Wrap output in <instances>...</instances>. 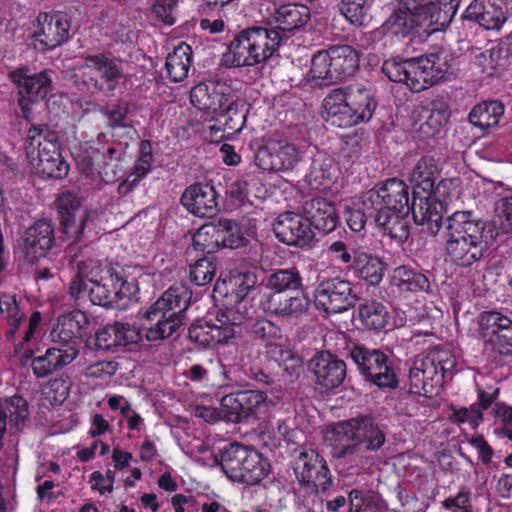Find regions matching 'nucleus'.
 <instances>
[{"mask_svg": "<svg viewBox=\"0 0 512 512\" xmlns=\"http://www.w3.org/2000/svg\"><path fill=\"white\" fill-rule=\"evenodd\" d=\"M470 491L463 488L455 497H449L443 501V506L452 512H472Z\"/></svg>", "mask_w": 512, "mask_h": 512, "instance_id": "nucleus-61", "label": "nucleus"}, {"mask_svg": "<svg viewBox=\"0 0 512 512\" xmlns=\"http://www.w3.org/2000/svg\"><path fill=\"white\" fill-rule=\"evenodd\" d=\"M361 204L384 234L403 243L409 237V187L397 178L375 185L361 195Z\"/></svg>", "mask_w": 512, "mask_h": 512, "instance_id": "nucleus-1", "label": "nucleus"}, {"mask_svg": "<svg viewBox=\"0 0 512 512\" xmlns=\"http://www.w3.org/2000/svg\"><path fill=\"white\" fill-rule=\"evenodd\" d=\"M292 469L299 484L316 493H325L332 485V476L327 462L314 449L302 448L296 451Z\"/></svg>", "mask_w": 512, "mask_h": 512, "instance_id": "nucleus-14", "label": "nucleus"}, {"mask_svg": "<svg viewBox=\"0 0 512 512\" xmlns=\"http://www.w3.org/2000/svg\"><path fill=\"white\" fill-rule=\"evenodd\" d=\"M348 355L357 366L363 380L379 389H395L399 380L388 354L380 349L354 344Z\"/></svg>", "mask_w": 512, "mask_h": 512, "instance_id": "nucleus-10", "label": "nucleus"}, {"mask_svg": "<svg viewBox=\"0 0 512 512\" xmlns=\"http://www.w3.org/2000/svg\"><path fill=\"white\" fill-rule=\"evenodd\" d=\"M79 354V349L48 348L44 355L33 358L31 367L37 378H45L72 363Z\"/></svg>", "mask_w": 512, "mask_h": 512, "instance_id": "nucleus-34", "label": "nucleus"}, {"mask_svg": "<svg viewBox=\"0 0 512 512\" xmlns=\"http://www.w3.org/2000/svg\"><path fill=\"white\" fill-rule=\"evenodd\" d=\"M313 298L316 309L327 314L343 313L353 308L359 300L353 283L340 276L320 279Z\"/></svg>", "mask_w": 512, "mask_h": 512, "instance_id": "nucleus-12", "label": "nucleus"}, {"mask_svg": "<svg viewBox=\"0 0 512 512\" xmlns=\"http://www.w3.org/2000/svg\"><path fill=\"white\" fill-rule=\"evenodd\" d=\"M449 120L447 105L441 100L431 102V112L428 118L430 126H444Z\"/></svg>", "mask_w": 512, "mask_h": 512, "instance_id": "nucleus-64", "label": "nucleus"}, {"mask_svg": "<svg viewBox=\"0 0 512 512\" xmlns=\"http://www.w3.org/2000/svg\"><path fill=\"white\" fill-rule=\"evenodd\" d=\"M358 315L362 324L369 330L381 331L390 320L387 307L378 301H367L358 308Z\"/></svg>", "mask_w": 512, "mask_h": 512, "instance_id": "nucleus-43", "label": "nucleus"}, {"mask_svg": "<svg viewBox=\"0 0 512 512\" xmlns=\"http://www.w3.org/2000/svg\"><path fill=\"white\" fill-rule=\"evenodd\" d=\"M215 460L228 478L250 486L262 481L270 469L260 453L236 442L220 450Z\"/></svg>", "mask_w": 512, "mask_h": 512, "instance_id": "nucleus-9", "label": "nucleus"}, {"mask_svg": "<svg viewBox=\"0 0 512 512\" xmlns=\"http://www.w3.org/2000/svg\"><path fill=\"white\" fill-rule=\"evenodd\" d=\"M438 176V164L430 156L422 157L411 173L413 220L417 225H427V229L432 235L438 234L443 224L442 204L430 200L431 191Z\"/></svg>", "mask_w": 512, "mask_h": 512, "instance_id": "nucleus-6", "label": "nucleus"}, {"mask_svg": "<svg viewBox=\"0 0 512 512\" xmlns=\"http://www.w3.org/2000/svg\"><path fill=\"white\" fill-rule=\"evenodd\" d=\"M192 292L185 286H172L145 312V317L154 324L146 330L150 342L178 338L188 323L186 310L190 306Z\"/></svg>", "mask_w": 512, "mask_h": 512, "instance_id": "nucleus-4", "label": "nucleus"}, {"mask_svg": "<svg viewBox=\"0 0 512 512\" xmlns=\"http://www.w3.org/2000/svg\"><path fill=\"white\" fill-rule=\"evenodd\" d=\"M246 242L239 224L224 217L203 224L193 236L194 248L208 254L222 248L237 249Z\"/></svg>", "mask_w": 512, "mask_h": 512, "instance_id": "nucleus-11", "label": "nucleus"}, {"mask_svg": "<svg viewBox=\"0 0 512 512\" xmlns=\"http://www.w3.org/2000/svg\"><path fill=\"white\" fill-rule=\"evenodd\" d=\"M43 157L30 160L31 165L38 174L50 179H63L67 176L69 165L62 158L61 154L49 157L44 153Z\"/></svg>", "mask_w": 512, "mask_h": 512, "instance_id": "nucleus-46", "label": "nucleus"}, {"mask_svg": "<svg viewBox=\"0 0 512 512\" xmlns=\"http://www.w3.org/2000/svg\"><path fill=\"white\" fill-rule=\"evenodd\" d=\"M459 186V178L441 179L437 185H433L430 200L441 203L443 210L445 202L458 193Z\"/></svg>", "mask_w": 512, "mask_h": 512, "instance_id": "nucleus-56", "label": "nucleus"}, {"mask_svg": "<svg viewBox=\"0 0 512 512\" xmlns=\"http://www.w3.org/2000/svg\"><path fill=\"white\" fill-rule=\"evenodd\" d=\"M114 333L117 347L134 344L141 340L140 331L128 323L115 322Z\"/></svg>", "mask_w": 512, "mask_h": 512, "instance_id": "nucleus-57", "label": "nucleus"}, {"mask_svg": "<svg viewBox=\"0 0 512 512\" xmlns=\"http://www.w3.org/2000/svg\"><path fill=\"white\" fill-rule=\"evenodd\" d=\"M130 293V284L124 277L111 272L108 277H100L99 281L90 285L88 299L93 305L112 308Z\"/></svg>", "mask_w": 512, "mask_h": 512, "instance_id": "nucleus-23", "label": "nucleus"}, {"mask_svg": "<svg viewBox=\"0 0 512 512\" xmlns=\"http://www.w3.org/2000/svg\"><path fill=\"white\" fill-rule=\"evenodd\" d=\"M225 422L250 424L259 420L269 406L268 397L260 390H241L222 397Z\"/></svg>", "mask_w": 512, "mask_h": 512, "instance_id": "nucleus-13", "label": "nucleus"}, {"mask_svg": "<svg viewBox=\"0 0 512 512\" xmlns=\"http://www.w3.org/2000/svg\"><path fill=\"white\" fill-rule=\"evenodd\" d=\"M304 151L288 142L270 143L256 154L257 165L267 171L293 169L303 158Z\"/></svg>", "mask_w": 512, "mask_h": 512, "instance_id": "nucleus-20", "label": "nucleus"}, {"mask_svg": "<svg viewBox=\"0 0 512 512\" xmlns=\"http://www.w3.org/2000/svg\"><path fill=\"white\" fill-rule=\"evenodd\" d=\"M495 236L492 223L470 211H457L446 219L445 250L458 265L470 266L484 256Z\"/></svg>", "mask_w": 512, "mask_h": 512, "instance_id": "nucleus-2", "label": "nucleus"}, {"mask_svg": "<svg viewBox=\"0 0 512 512\" xmlns=\"http://www.w3.org/2000/svg\"><path fill=\"white\" fill-rule=\"evenodd\" d=\"M353 268L361 280L376 286L383 279L386 264L376 256L354 251Z\"/></svg>", "mask_w": 512, "mask_h": 512, "instance_id": "nucleus-40", "label": "nucleus"}, {"mask_svg": "<svg viewBox=\"0 0 512 512\" xmlns=\"http://www.w3.org/2000/svg\"><path fill=\"white\" fill-rule=\"evenodd\" d=\"M55 140H59L58 133L47 124L31 125L27 131L26 154L34 157L36 146H41V143L54 142Z\"/></svg>", "mask_w": 512, "mask_h": 512, "instance_id": "nucleus-48", "label": "nucleus"}, {"mask_svg": "<svg viewBox=\"0 0 512 512\" xmlns=\"http://www.w3.org/2000/svg\"><path fill=\"white\" fill-rule=\"evenodd\" d=\"M373 0H342L341 12L353 25L363 26L370 20Z\"/></svg>", "mask_w": 512, "mask_h": 512, "instance_id": "nucleus-47", "label": "nucleus"}, {"mask_svg": "<svg viewBox=\"0 0 512 512\" xmlns=\"http://www.w3.org/2000/svg\"><path fill=\"white\" fill-rule=\"evenodd\" d=\"M494 213L504 234H512V194L500 197L494 203Z\"/></svg>", "mask_w": 512, "mask_h": 512, "instance_id": "nucleus-53", "label": "nucleus"}, {"mask_svg": "<svg viewBox=\"0 0 512 512\" xmlns=\"http://www.w3.org/2000/svg\"><path fill=\"white\" fill-rule=\"evenodd\" d=\"M460 0H438L429 2L422 13L424 34L431 35L446 30L455 17Z\"/></svg>", "mask_w": 512, "mask_h": 512, "instance_id": "nucleus-33", "label": "nucleus"}, {"mask_svg": "<svg viewBox=\"0 0 512 512\" xmlns=\"http://www.w3.org/2000/svg\"><path fill=\"white\" fill-rule=\"evenodd\" d=\"M338 444L333 456L359 459L366 452L378 451L386 442V432L372 415H359L334 426Z\"/></svg>", "mask_w": 512, "mask_h": 512, "instance_id": "nucleus-5", "label": "nucleus"}, {"mask_svg": "<svg viewBox=\"0 0 512 512\" xmlns=\"http://www.w3.org/2000/svg\"><path fill=\"white\" fill-rule=\"evenodd\" d=\"M250 104L243 98L232 93L225 106L217 113L214 119L217 122V129L227 135L238 134L245 127Z\"/></svg>", "mask_w": 512, "mask_h": 512, "instance_id": "nucleus-32", "label": "nucleus"}, {"mask_svg": "<svg viewBox=\"0 0 512 512\" xmlns=\"http://www.w3.org/2000/svg\"><path fill=\"white\" fill-rule=\"evenodd\" d=\"M392 279L402 291L428 292L430 288V282L425 274L404 265L394 269Z\"/></svg>", "mask_w": 512, "mask_h": 512, "instance_id": "nucleus-44", "label": "nucleus"}, {"mask_svg": "<svg viewBox=\"0 0 512 512\" xmlns=\"http://www.w3.org/2000/svg\"><path fill=\"white\" fill-rule=\"evenodd\" d=\"M503 114L504 105L500 101H482L472 107L467 120L473 127L483 131L496 127Z\"/></svg>", "mask_w": 512, "mask_h": 512, "instance_id": "nucleus-39", "label": "nucleus"}, {"mask_svg": "<svg viewBox=\"0 0 512 512\" xmlns=\"http://www.w3.org/2000/svg\"><path fill=\"white\" fill-rule=\"evenodd\" d=\"M359 61V52L354 47L331 45L312 56L309 74L319 87L329 86L353 76Z\"/></svg>", "mask_w": 512, "mask_h": 512, "instance_id": "nucleus-8", "label": "nucleus"}, {"mask_svg": "<svg viewBox=\"0 0 512 512\" xmlns=\"http://www.w3.org/2000/svg\"><path fill=\"white\" fill-rule=\"evenodd\" d=\"M215 272L213 259L203 257L190 266V280L197 286H204L213 280Z\"/></svg>", "mask_w": 512, "mask_h": 512, "instance_id": "nucleus-51", "label": "nucleus"}, {"mask_svg": "<svg viewBox=\"0 0 512 512\" xmlns=\"http://www.w3.org/2000/svg\"><path fill=\"white\" fill-rule=\"evenodd\" d=\"M180 202L197 217H213L219 211L218 193L210 184L197 183L187 187Z\"/></svg>", "mask_w": 512, "mask_h": 512, "instance_id": "nucleus-24", "label": "nucleus"}, {"mask_svg": "<svg viewBox=\"0 0 512 512\" xmlns=\"http://www.w3.org/2000/svg\"><path fill=\"white\" fill-rule=\"evenodd\" d=\"M56 243L55 227L50 219H41L27 228L21 237L20 247L28 262H35Z\"/></svg>", "mask_w": 512, "mask_h": 512, "instance_id": "nucleus-21", "label": "nucleus"}, {"mask_svg": "<svg viewBox=\"0 0 512 512\" xmlns=\"http://www.w3.org/2000/svg\"><path fill=\"white\" fill-rule=\"evenodd\" d=\"M212 326L207 323L191 324L188 328V337L191 341L198 343L202 347H208L215 343Z\"/></svg>", "mask_w": 512, "mask_h": 512, "instance_id": "nucleus-59", "label": "nucleus"}, {"mask_svg": "<svg viewBox=\"0 0 512 512\" xmlns=\"http://www.w3.org/2000/svg\"><path fill=\"white\" fill-rule=\"evenodd\" d=\"M462 19L476 22L486 30H499L507 20L503 0H473Z\"/></svg>", "mask_w": 512, "mask_h": 512, "instance_id": "nucleus-29", "label": "nucleus"}, {"mask_svg": "<svg viewBox=\"0 0 512 512\" xmlns=\"http://www.w3.org/2000/svg\"><path fill=\"white\" fill-rule=\"evenodd\" d=\"M302 212L311 228L324 234L334 231L339 222L335 205L322 197L306 200L302 205Z\"/></svg>", "mask_w": 512, "mask_h": 512, "instance_id": "nucleus-30", "label": "nucleus"}, {"mask_svg": "<svg viewBox=\"0 0 512 512\" xmlns=\"http://www.w3.org/2000/svg\"><path fill=\"white\" fill-rule=\"evenodd\" d=\"M85 62L82 80L87 90L105 95L112 93L122 77L115 61L104 54H97L86 56Z\"/></svg>", "mask_w": 512, "mask_h": 512, "instance_id": "nucleus-16", "label": "nucleus"}, {"mask_svg": "<svg viewBox=\"0 0 512 512\" xmlns=\"http://www.w3.org/2000/svg\"><path fill=\"white\" fill-rule=\"evenodd\" d=\"M129 105L126 101L119 100L116 103L105 107L102 113L108 118L112 128L125 127L124 120L127 117Z\"/></svg>", "mask_w": 512, "mask_h": 512, "instance_id": "nucleus-58", "label": "nucleus"}, {"mask_svg": "<svg viewBox=\"0 0 512 512\" xmlns=\"http://www.w3.org/2000/svg\"><path fill=\"white\" fill-rule=\"evenodd\" d=\"M456 60L452 52L438 48L418 57L386 60L382 72L390 81L404 83L411 91L420 92L444 79Z\"/></svg>", "mask_w": 512, "mask_h": 512, "instance_id": "nucleus-3", "label": "nucleus"}, {"mask_svg": "<svg viewBox=\"0 0 512 512\" xmlns=\"http://www.w3.org/2000/svg\"><path fill=\"white\" fill-rule=\"evenodd\" d=\"M55 208L63 233H69L74 228L75 214L80 208V201L72 192H64L56 199Z\"/></svg>", "mask_w": 512, "mask_h": 512, "instance_id": "nucleus-45", "label": "nucleus"}, {"mask_svg": "<svg viewBox=\"0 0 512 512\" xmlns=\"http://www.w3.org/2000/svg\"><path fill=\"white\" fill-rule=\"evenodd\" d=\"M257 284V276L254 272L246 271L234 277L235 289L231 292L229 301L233 299H248L249 293Z\"/></svg>", "mask_w": 512, "mask_h": 512, "instance_id": "nucleus-55", "label": "nucleus"}, {"mask_svg": "<svg viewBox=\"0 0 512 512\" xmlns=\"http://www.w3.org/2000/svg\"><path fill=\"white\" fill-rule=\"evenodd\" d=\"M192 64V48L185 42H181L166 58V69L169 77L174 82L183 81Z\"/></svg>", "mask_w": 512, "mask_h": 512, "instance_id": "nucleus-41", "label": "nucleus"}, {"mask_svg": "<svg viewBox=\"0 0 512 512\" xmlns=\"http://www.w3.org/2000/svg\"><path fill=\"white\" fill-rule=\"evenodd\" d=\"M479 64L484 71L491 74L493 71L504 69L509 65V56L504 46L497 45L482 52L479 57Z\"/></svg>", "mask_w": 512, "mask_h": 512, "instance_id": "nucleus-50", "label": "nucleus"}, {"mask_svg": "<svg viewBox=\"0 0 512 512\" xmlns=\"http://www.w3.org/2000/svg\"><path fill=\"white\" fill-rule=\"evenodd\" d=\"M282 32L275 30L265 19L261 25H254L240 31L229 44L227 61L232 57L234 67L254 66L271 58L282 45Z\"/></svg>", "mask_w": 512, "mask_h": 512, "instance_id": "nucleus-7", "label": "nucleus"}, {"mask_svg": "<svg viewBox=\"0 0 512 512\" xmlns=\"http://www.w3.org/2000/svg\"><path fill=\"white\" fill-rule=\"evenodd\" d=\"M219 325H213L212 331L215 336V343H228L230 340L240 337L242 333L241 325L232 323L218 322Z\"/></svg>", "mask_w": 512, "mask_h": 512, "instance_id": "nucleus-62", "label": "nucleus"}, {"mask_svg": "<svg viewBox=\"0 0 512 512\" xmlns=\"http://www.w3.org/2000/svg\"><path fill=\"white\" fill-rule=\"evenodd\" d=\"M478 333L487 350L499 355L512 356V319L491 310L478 316Z\"/></svg>", "mask_w": 512, "mask_h": 512, "instance_id": "nucleus-15", "label": "nucleus"}, {"mask_svg": "<svg viewBox=\"0 0 512 512\" xmlns=\"http://www.w3.org/2000/svg\"><path fill=\"white\" fill-rule=\"evenodd\" d=\"M30 67L21 65L9 73V79L18 88V94L35 101L43 100L52 89V79L47 71L31 74Z\"/></svg>", "mask_w": 512, "mask_h": 512, "instance_id": "nucleus-27", "label": "nucleus"}, {"mask_svg": "<svg viewBox=\"0 0 512 512\" xmlns=\"http://www.w3.org/2000/svg\"><path fill=\"white\" fill-rule=\"evenodd\" d=\"M417 361L430 396L434 393L436 388L443 385L447 373H449L455 365L453 359H443L440 354H431Z\"/></svg>", "mask_w": 512, "mask_h": 512, "instance_id": "nucleus-36", "label": "nucleus"}, {"mask_svg": "<svg viewBox=\"0 0 512 512\" xmlns=\"http://www.w3.org/2000/svg\"><path fill=\"white\" fill-rule=\"evenodd\" d=\"M70 29L71 19L66 13H40L37 17V28L33 37L44 50H52L70 38Z\"/></svg>", "mask_w": 512, "mask_h": 512, "instance_id": "nucleus-19", "label": "nucleus"}, {"mask_svg": "<svg viewBox=\"0 0 512 512\" xmlns=\"http://www.w3.org/2000/svg\"><path fill=\"white\" fill-rule=\"evenodd\" d=\"M77 267L78 272L76 276L90 283V285L100 280L98 277L101 272V265L97 261H81L78 263Z\"/></svg>", "mask_w": 512, "mask_h": 512, "instance_id": "nucleus-63", "label": "nucleus"}, {"mask_svg": "<svg viewBox=\"0 0 512 512\" xmlns=\"http://www.w3.org/2000/svg\"><path fill=\"white\" fill-rule=\"evenodd\" d=\"M264 312L284 318H298L309 308V299L304 292L295 295L289 293H265L260 300Z\"/></svg>", "mask_w": 512, "mask_h": 512, "instance_id": "nucleus-25", "label": "nucleus"}, {"mask_svg": "<svg viewBox=\"0 0 512 512\" xmlns=\"http://www.w3.org/2000/svg\"><path fill=\"white\" fill-rule=\"evenodd\" d=\"M245 330L255 339L265 342H271L282 337L281 328L266 318H258L247 322Z\"/></svg>", "mask_w": 512, "mask_h": 512, "instance_id": "nucleus-49", "label": "nucleus"}, {"mask_svg": "<svg viewBox=\"0 0 512 512\" xmlns=\"http://www.w3.org/2000/svg\"><path fill=\"white\" fill-rule=\"evenodd\" d=\"M333 174L330 166L319 161H314L309 174L306 175L305 181L312 189H320L322 186L327 187L332 182Z\"/></svg>", "mask_w": 512, "mask_h": 512, "instance_id": "nucleus-54", "label": "nucleus"}, {"mask_svg": "<svg viewBox=\"0 0 512 512\" xmlns=\"http://www.w3.org/2000/svg\"><path fill=\"white\" fill-rule=\"evenodd\" d=\"M232 93V88L224 82H202L191 89L190 101L194 107L214 119Z\"/></svg>", "mask_w": 512, "mask_h": 512, "instance_id": "nucleus-22", "label": "nucleus"}, {"mask_svg": "<svg viewBox=\"0 0 512 512\" xmlns=\"http://www.w3.org/2000/svg\"><path fill=\"white\" fill-rule=\"evenodd\" d=\"M85 347L91 350L108 351L117 347L114 324L106 325L86 340Z\"/></svg>", "mask_w": 512, "mask_h": 512, "instance_id": "nucleus-52", "label": "nucleus"}, {"mask_svg": "<svg viewBox=\"0 0 512 512\" xmlns=\"http://www.w3.org/2000/svg\"><path fill=\"white\" fill-rule=\"evenodd\" d=\"M310 17L308 6L289 3L275 7L274 12L266 20L275 30L282 32L280 36L287 41L293 31L304 27L309 22Z\"/></svg>", "mask_w": 512, "mask_h": 512, "instance_id": "nucleus-26", "label": "nucleus"}, {"mask_svg": "<svg viewBox=\"0 0 512 512\" xmlns=\"http://www.w3.org/2000/svg\"><path fill=\"white\" fill-rule=\"evenodd\" d=\"M178 0H155L152 11L163 23L173 25L176 21L174 11Z\"/></svg>", "mask_w": 512, "mask_h": 512, "instance_id": "nucleus-60", "label": "nucleus"}, {"mask_svg": "<svg viewBox=\"0 0 512 512\" xmlns=\"http://www.w3.org/2000/svg\"><path fill=\"white\" fill-rule=\"evenodd\" d=\"M89 325L86 314L80 310H74L68 314L61 315L53 327L50 336L58 348L78 349L77 340L82 337Z\"/></svg>", "mask_w": 512, "mask_h": 512, "instance_id": "nucleus-28", "label": "nucleus"}, {"mask_svg": "<svg viewBox=\"0 0 512 512\" xmlns=\"http://www.w3.org/2000/svg\"><path fill=\"white\" fill-rule=\"evenodd\" d=\"M268 293L303 292V278L296 267L276 269L264 279Z\"/></svg>", "mask_w": 512, "mask_h": 512, "instance_id": "nucleus-38", "label": "nucleus"}, {"mask_svg": "<svg viewBox=\"0 0 512 512\" xmlns=\"http://www.w3.org/2000/svg\"><path fill=\"white\" fill-rule=\"evenodd\" d=\"M422 13H409L402 10H394L383 23V29L395 36H422L424 34Z\"/></svg>", "mask_w": 512, "mask_h": 512, "instance_id": "nucleus-37", "label": "nucleus"}, {"mask_svg": "<svg viewBox=\"0 0 512 512\" xmlns=\"http://www.w3.org/2000/svg\"><path fill=\"white\" fill-rule=\"evenodd\" d=\"M273 231L280 242L289 246L312 247L317 241L316 233L304 214H281L273 225Z\"/></svg>", "mask_w": 512, "mask_h": 512, "instance_id": "nucleus-17", "label": "nucleus"}, {"mask_svg": "<svg viewBox=\"0 0 512 512\" xmlns=\"http://www.w3.org/2000/svg\"><path fill=\"white\" fill-rule=\"evenodd\" d=\"M255 310L250 305L249 299H233L229 301L224 309L217 313V322L232 323L247 328V322L254 321Z\"/></svg>", "mask_w": 512, "mask_h": 512, "instance_id": "nucleus-42", "label": "nucleus"}, {"mask_svg": "<svg viewBox=\"0 0 512 512\" xmlns=\"http://www.w3.org/2000/svg\"><path fill=\"white\" fill-rule=\"evenodd\" d=\"M344 95V90L335 88L323 100L322 118L329 126L345 129L358 125Z\"/></svg>", "mask_w": 512, "mask_h": 512, "instance_id": "nucleus-31", "label": "nucleus"}, {"mask_svg": "<svg viewBox=\"0 0 512 512\" xmlns=\"http://www.w3.org/2000/svg\"><path fill=\"white\" fill-rule=\"evenodd\" d=\"M308 369L314 375L315 384L325 390L338 388L346 379V363L328 352H317L308 362Z\"/></svg>", "mask_w": 512, "mask_h": 512, "instance_id": "nucleus-18", "label": "nucleus"}, {"mask_svg": "<svg viewBox=\"0 0 512 512\" xmlns=\"http://www.w3.org/2000/svg\"><path fill=\"white\" fill-rule=\"evenodd\" d=\"M340 89L344 90L345 99L358 124L371 120L377 107L374 93L360 84L340 87Z\"/></svg>", "mask_w": 512, "mask_h": 512, "instance_id": "nucleus-35", "label": "nucleus"}]
</instances>
